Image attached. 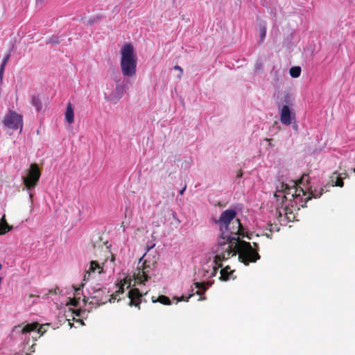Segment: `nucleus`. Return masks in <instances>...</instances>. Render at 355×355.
Wrapping results in <instances>:
<instances>
[{
    "instance_id": "nucleus-17",
    "label": "nucleus",
    "mask_w": 355,
    "mask_h": 355,
    "mask_svg": "<svg viewBox=\"0 0 355 355\" xmlns=\"http://www.w3.org/2000/svg\"><path fill=\"white\" fill-rule=\"evenodd\" d=\"M283 205L282 204V211H279V216L282 217V214H284L288 221H292L295 218L293 211L290 210L287 205L284 207Z\"/></svg>"
},
{
    "instance_id": "nucleus-43",
    "label": "nucleus",
    "mask_w": 355,
    "mask_h": 355,
    "mask_svg": "<svg viewBox=\"0 0 355 355\" xmlns=\"http://www.w3.org/2000/svg\"><path fill=\"white\" fill-rule=\"evenodd\" d=\"M293 128H297V125H295V126H293Z\"/></svg>"
},
{
    "instance_id": "nucleus-3",
    "label": "nucleus",
    "mask_w": 355,
    "mask_h": 355,
    "mask_svg": "<svg viewBox=\"0 0 355 355\" xmlns=\"http://www.w3.org/2000/svg\"><path fill=\"white\" fill-rule=\"evenodd\" d=\"M137 58L131 43H125L121 49L120 68L124 77L132 78L137 72Z\"/></svg>"
},
{
    "instance_id": "nucleus-12",
    "label": "nucleus",
    "mask_w": 355,
    "mask_h": 355,
    "mask_svg": "<svg viewBox=\"0 0 355 355\" xmlns=\"http://www.w3.org/2000/svg\"><path fill=\"white\" fill-rule=\"evenodd\" d=\"M39 325L40 324L37 322L27 324L25 326H23L22 324H18L13 327L12 332L14 334H27L36 330Z\"/></svg>"
},
{
    "instance_id": "nucleus-45",
    "label": "nucleus",
    "mask_w": 355,
    "mask_h": 355,
    "mask_svg": "<svg viewBox=\"0 0 355 355\" xmlns=\"http://www.w3.org/2000/svg\"><path fill=\"white\" fill-rule=\"evenodd\" d=\"M200 300H205V297L202 298L201 297Z\"/></svg>"
},
{
    "instance_id": "nucleus-25",
    "label": "nucleus",
    "mask_w": 355,
    "mask_h": 355,
    "mask_svg": "<svg viewBox=\"0 0 355 355\" xmlns=\"http://www.w3.org/2000/svg\"><path fill=\"white\" fill-rule=\"evenodd\" d=\"M10 57V53L7 54L5 58L3 60V62L0 67V78L2 79L3 78V73L4 71L5 66L6 65L7 62H8Z\"/></svg>"
},
{
    "instance_id": "nucleus-44",
    "label": "nucleus",
    "mask_w": 355,
    "mask_h": 355,
    "mask_svg": "<svg viewBox=\"0 0 355 355\" xmlns=\"http://www.w3.org/2000/svg\"><path fill=\"white\" fill-rule=\"evenodd\" d=\"M353 172L355 173V168L352 169Z\"/></svg>"
},
{
    "instance_id": "nucleus-23",
    "label": "nucleus",
    "mask_w": 355,
    "mask_h": 355,
    "mask_svg": "<svg viewBox=\"0 0 355 355\" xmlns=\"http://www.w3.org/2000/svg\"><path fill=\"white\" fill-rule=\"evenodd\" d=\"M31 103L34 107H35L37 111L39 112L42 110V103L38 97L33 96L31 98Z\"/></svg>"
},
{
    "instance_id": "nucleus-34",
    "label": "nucleus",
    "mask_w": 355,
    "mask_h": 355,
    "mask_svg": "<svg viewBox=\"0 0 355 355\" xmlns=\"http://www.w3.org/2000/svg\"><path fill=\"white\" fill-rule=\"evenodd\" d=\"M242 175H243V172H242V171H241V170H239V171H238V173H237L236 178H241V177H242Z\"/></svg>"
},
{
    "instance_id": "nucleus-1",
    "label": "nucleus",
    "mask_w": 355,
    "mask_h": 355,
    "mask_svg": "<svg viewBox=\"0 0 355 355\" xmlns=\"http://www.w3.org/2000/svg\"><path fill=\"white\" fill-rule=\"evenodd\" d=\"M236 212L234 209H227L223 211L216 221L219 226L220 235L218 239V246L216 250V255L214 257L215 266L212 275L217 273L218 268L222 267L221 262L230 258L232 253L231 246L234 245L242 238L248 237V234L244 232V228L239 219L236 218Z\"/></svg>"
},
{
    "instance_id": "nucleus-11",
    "label": "nucleus",
    "mask_w": 355,
    "mask_h": 355,
    "mask_svg": "<svg viewBox=\"0 0 355 355\" xmlns=\"http://www.w3.org/2000/svg\"><path fill=\"white\" fill-rule=\"evenodd\" d=\"M142 294L138 288H132L128 292V297L130 299L129 305L134 306L138 309H140V304L141 303Z\"/></svg>"
},
{
    "instance_id": "nucleus-27",
    "label": "nucleus",
    "mask_w": 355,
    "mask_h": 355,
    "mask_svg": "<svg viewBox=\"0 0 355 355\" xmlns=\"http://www.w3.org/2000/svg\"><path fill=\"white\" fill-rule=\"evenodd\" d=\"M73 313L76 316H81L82 315V313H85V311H83V310L79 309H76V310L73 311Z\"/></svg>"
},
{
    "instance_id": "nucleus-10",
    "label": "nucleus",
    "mask_w": 355,
    "mask_h": 355,
    "mask_svg": "<svg viewBox=\"0 0 355 355\" xmlns=\"http://www.w3.org/2000/svg\"><path fill=\"white\" fill-rule=\"evenodd\" d=\"M116 286H118V290L115 291L114 293L110 295L109 302H114L118 295L124 293L125 286H126V288L128 289L131 286V279H128V277L124 278L121 280Z\"/></svg>"
},
{
    "instance_id": "nucleus-37",
    "label": "nucleus",
    "mask_w": 355,
    "mask_h": 355,
    "mask_svg": "<svg viewBox=\"0 0 355 355\" xmlns=\"http://www.w3.org/2000/svg\"><path fill=\"white\" fill-rule=\"evenodd\" d=\"M186 188H187V185H185V186L183 187V189H181V190L180 191V195H182V194L184 193V191L186 190Z\"/></svg>"
},
{
    "instance_id": "nucleus-39",
    "label": "nucleus",
    "mask_w": 355,
    "mask_h": 355,
    "mask_svg": "<svg viewBox=\"0 0 355 355\" xmlns=\"http://www.w3.org/2000/svg\"><path fill=\"white\" fill-rule=\"evenodd\" d=\"M266 141H268L269 142V144H272V139H266Z\"/></svg>"
},
{
    "instance_id": "nucleus-14",
    "label": "nucleus",
    "mask_w": 355,
    "mask_h": 355,
    "mask_svg": "<svg viewBox=\"0 0 355 355\" xmlns=\"http://www.w3.org/2000/svg\"><path fill=\"white\" fill-rule=\"evenodd\" d=\"M234 270H231L230 266H226L220 270V279L222 281H228L231 279H235L234 277Z\"/></svg>"
},
{
    "instance_id": "nucleus-29",
    "label": "nucleus",
    "mask_w": 355,
    "mask_h": 355,
    "mask_svg": "<svg viewBox=\"0 0 355 355\" xmlns=\"http://www.w3.org/2000/svg\"><path fill=\"white\" fill-rule=\"evenodd\" d=\"M173 69H175V70H178L180 71L179 77L180 78L182 76V73H183L182 69L180 67H179V66H175L173 67Z\"/></svg>"
},
{
    "instance_id": "nucleus-8",
    "label": "nucleus",
    "mask_w": 355,
    "mask_h": 355,
    "mask_svg": "<svg viewBox=\"0 0 355 355\" xmlns=\"http://www.w3.org/2000/svg\"><path fill=\"white\" fill-rule=\"evenodd\" d=\"M297 187H290L287 184L281 183L279 187H277V191L275 193V197L277 198V201L281 200V204H284L285 200H287L289 196H291L290 200H295L292 197V194L295 193V190Z\"/></svg>"
},
{
    "instance_id": "nucleus-18",
    "label": "nucleus",
    "mask_w": 355,
    "mask_h": 355,
    "mask_svg": "<svg viewBox=\"0 0 355 355\" xmlns=\"http://www.w3.org/2000/svg\"><path fill=\"white\" fill-rule=\"evenodd\" d=\"M12 230V226L7 223L6 216L3 215L0 220V235L5 234Z\"/></svg>"
},
{
    "instance_id": "nucleus-40",
    "label": "nucleus",
    "mask_w": 355,
    "mask_h": 355,
    "mask_svg": "<svg viewBox=\"0 0 355 355\" xmlns=\"http://www.w3.org/2000/svg\"><path fill=\"white\" fill-rule=\"evenodd\" d=\"M87 300H88V299H87V298L85 297H84V299H83V302H84V303H85V304H86V303L87 302Z\"/></svg>"
},
{
    "instance_id": "nucleus-4",
    "label": "nucleus",
    "mask_w": 355,
    "mask_h": 355,
    "mask_svg": "<svg viewBox=\"0 0 355 355\" xmlns=\"http://www.w3.org/2000/svg\"><path fill=\"white\" fill-rule=\"evenodd\" d=\"M41 172L37 164H31L28 171L27 175L23 177V183L28 190L34 189L39 182Z\"/></svg>"
},
{
    "instance_id": "nucleus-36",
    "label": "nucleus",
    "mask_w": 355,
    "mask_h": 355,
    "mask_svg": "<svg viewBox=\"0 0 355 355\" xmlns=\"http://www.w3.org/2000/svg\"><path fill=\"white\" fill-rule=\"evenodd\" d=\"M89 276H90V275H89L86 272V273H85V275H84V279H83V280H84V281H87V280H88V279H89Z\"/></svg>"
},
{
    "instance_id": "nucleus-15",
    "label": "nucleus",
    "mask_w": 355,
    "mask_h": 355,
    "mask_svg": "<svg viewBox=\"0 0 355 355\" xmlns=\"http://www.w3.org/2000/svg\"><path fill=\"white\" fill-rule=\"evenodd\" d=\"M330 180H331L332 186L343 187L344 182L343 180V178L341 177V175L340 173H338V172L333 173L332 175L330 176Z\"/></svg>"
},
{
    "instance_id": "nucleus-28",
    "label": "nucleus",
    "mask_w": 355,
    "mask_h": 355,
    "mask_svg": "<svg viewBox=\"0 0 355 355\" xmlns=\"http://www.w3.org/2000/svg\"><path fill=\"white\" fill-rule=\"evenodd\" d=\"M50 43L58 44L60 42L59 40L56 37H52L49 39Z\"/></svg>"
},
{
    "instance_id": "nucleus-19",
    "label": "nucleus",
    "mask_w": 355,
    "mask_h": 355,
    "mask_svg": "<svg viewBox=\"0 0 355 355\" xmlns=\"http://www.w3.org/2000/svg\"><path fill=\"white\" fill-rule=\"evenodd\" d=\"M96 269H99L98 273L101 274L103 272V268L100 266L98 263L96 261H92L90 262V266L89 270L87 271V273L90 275L91 272H95Z\"/></svg>"
},
{
    "instance_id": "nucleus-26",
    "label": "nucleus",
    "mask_w": 355,
    "mask_h": 355,
    "mask_svg": "<svg viewBox=\"0 0 355 355\" xmlns=\"http://www.w3.org/2000/svg\"><path fill=\"white\" fill-rule=\"evenodd\" d=\"M261 40H263L266 35V27L262 26L259 31Z\"/></svg>"
},
{
    "instance_id": "nucleus-33",
    "label": "nucleus",
    "mask_w": 355,
    "mask_h": 355,
    "mask_svg": "<svg viewBox=\"0 0 355 355\" xmlns=\"http://www.w3.org/2000/svg\"><path fill=\"white\" fill-rule=\"evenodd\" d=\"M306 178H308V175L306 174H304L302 177V178L299 180V182L301 184L302 183L303 180Z\"/></svg>"
},
{
    "instance_id": "nucleus-30",
    "label": "nucleus",
    "mask_w": 355,
    "mask_h": 355,
    "mask_svg": "<svg viewBox=\"0 0 355 355\" xmlns=\"http://www.w3.org/2000/svg\"><path fill=\"white\" fill-rule=\"evenodd\" d=\"M155 245V243H153L150 245L148 244L146 246V252H148L150 250L153 249Z\"/></svg>"
},
{
    "instance_id": "nucleus-16",
    "label": "nucleus",
    "mask_w": 355,
    "mask_h": 355,
    "mask_svg": "<svg viewBox=\"0 0 355 355\" xmlns=\"http://www.w3.org/2000/svg\"><path fill=\"white\" fill-rule=\"evenodd\" d=\"M64 117L68 123L71 124L74 121V112L72 105L68 103L67 105V109L64 114Z\"/></svg>"
},
{
    "instance_id": "nucleus-42",
    "label": "nucleus",
    "mask_w": 355,
    "mask_h": 355,
    "mask_svg": "<svg viewBox=\"0 0 355 355\" xmlns=\"http://www.w3.org/2000/svg\"><path fill=\"white\" fill-rule=\"evenodd\" d=\"M2 269V265L0 263V270Z\"/></svg>"
},
{
    "instance_id": "nucleus-35",
    "label": "nucleus",
    "mask_w": 355,
    "mask_h": 355,
    "mask_svg": "<svg viewBox=\"0 0 355 355\" xmlns=\"http://www.w3.org/2000/svg\"><path fill=\"white\" fill-rule=\"evenodd\" d=\"M193 294H190V295H189V297H186V298H184V296H182V297H181V298H182V299H181V300H184V301H187H187H188V299H189V297H191V296H193Z\"/></svg>"
},
{
    "instance_id": "nucleus-5",
    "label": "nucleus",
    "mask_w": 355,
    "mask_h": 355,
    "mask_svg": "<svg viewBox=\"0 0 355 355\" xmlns=\"http://www.w3.org/2000/svg\"><path fill=\"white\" fill-rule=\"evenodd\" d=\"M323 193V189L320 188L319 191L314 189L310 192H306L303 189H296L295 193L292 194V197L296 200H300L302 207H305L306 202L312 198H319L321 197Z\"/></svg>"
},
{
    "instance_id": "nucleus-24",
    "label": "nucleus",
    "mask_w": 355,
    "mask_h": 355,
    "mask_svg": "<svg viewBox=\"0 0 355 355\" xmlns=\"http://www.w3.org/2000/svg\"><path fill=\"white\" fill-rule=\"evenodd\" d=\"M289 73L292 78H298L301 74V68L300 67H292Z\"/></svg>"
},
{
    "instance_id": "nucleus-13",
    "label": "nucleus",
    "mask_w": 355,
    "mask_h": 355,
    "mask_svg": "<svg viewBox=\"0 0 355 355\" xmlns=\"http://www.w3.org/2000/svg\"><path fill=\"white\" fill-rule=\"evenodd\" d=\"M291 112L288 105H284L280 112V121L282 124L289 125L291 123Z\"/></svg>"
},
{
    "instance_id": "nucleus-32",
    "label": "nucleus",
    "mask_w": 355,
    "mask_h": 355,
    "mask_svg": "<svg viewBox=\"0 0 355 355\" xmlns=\"http://www.w3.org/2000/svg\"><path fill=\"white\" fill-rule=\"evenodd\" d=\"M340 174L341 175V177L343 178V180L349 177L348 174L346 172H344V173H342Z\"/></svg>"
},
{
    "instance_id": "nucleus-41",
    "label": "nucleus",
    "mask_w": 355,
    "mask_h": 355,
    "mask_svg": "<svg viewBox=\"0 0 355 355\" xmlns=\"http://www.w3.org/2000/svg\"><path fill=\"white\" fill-rule=\"evenodd\" d=\"M142 259H143V257H141V258L139 259V264H140V263H141V261H142Z\"/></svg>"
},
{
    "instance_id": "nucleus-2",
    "label": "nucleus",
    "mask_w": 355,
    "mask_h": 355,
    "mask_svg": "<svg viewBox=\"0 0 355 355\" xmlns=\"http://www.w3.org/2000/svg\"><path fill=\"white\" fill-rule=\"evenodd\" d=\"M253 247L250 243L240 241L236 243L234 245L231 246L232 253L230 254V258L236 254H239V259L241 262L248 266L250 263H254L260 259L259 254V247L257 243L254 242Z\"/></svg>"
},
{
    "instance_id": "nucleus-7",
    "label": "nucleus",
    "mask_w": 355,
    "mask_h": 355,
    "mask_svg": "<svg viewBox=\"0 0 355 355\" xmlns=\"http://www.w3.org/2000/svg\"><path fill=\"white\" fill-rule=\"evenodd\" d=\"M155 263L150 264L145 260L141 266H138L137 272L134 274V278L137 283L144 284L150 278V272L155 268Z\"/></svg>"
},
{
    "instance_id": "nucleus-6",
    "label": "nucleus",
    "mask_w": 355,
    "mask_h": 355,
    "mask_svg": "<svg viewBox=\"0 0 355 355\" xmlns=\"http://www.w3.org/2000/svg\"><path fill=\"white\" fill-rule=\"evenodd\" d=\"M3 124L8 128L12 130L23 128V117L21 114L15 111L10 110L4 116Z\"/></svg>"
},
{
    "instance_id": "nucleus-31",
    "label": "nucleus",
    "mask_w": 355,
    "mask_h": 355,
    "mask_svg": "<svg viewBox=\"0 0 355 355\" xmlns=\"http://www.w3.org/2000/svg\"><path fill=\"white\" fill-rule=\"evenodd\" d=\"M37 332L39 334H40L41 335H42L44 334V331L43 330L42 326L39 327V328L37 329Z\"/></svg>"
},
{
    "instance_id": "nucleus-21",
    "label": "nucleus",
    "mask_w": 355,
    "mask_h": 355,
    "mask_svg": "<svg viewBox=\"0 0 355 355\" xmlns=\"http://www.w3.org/2000/svg\"><path fill=\"white\" fill-rule=\"evenodd\" d=\"M83 286L84 283H82L78 288H76L75 297L70 300L69 304L73 306H77L78 305L80 297H78L77 296L80 294L79 291L83 288Z\"/></svg>"
},
{
    "instance_id": "nucleus-38",
    "label": "nucleus",
    "mask_w": 355,
    "mask_h": 355,
    "mask_svg": "<svg viewBox=\"0 0 355 355\" xmlns=\"http://www.w3.org/2000/svg\"><path fill=\"white\" fill-rule=\"evenodd\" d=\"M95 21H96L95 19H91L88 21V24H92L94 23Z\"/></svg>"
},
{
    "instance_id": "nucleus-22",
    "label": "nucleus",
    "mask_w": 355,
    "mask_h": 355,
    "mask_svg": "<svg viewBox=\"0 0 355 355\" xmlns=\"http://www.w3.org/2000/svg\"><path fill=\"white\" fill-rule=\"evenodd\" d=\"M194 284L198 289L196 293L197 295H201L206 291L207 287L205 282H196Z\"/></svg>"
},
{
    "instance_id": "nucleus-20",
    "label": "nucleus",
    "mask_w": 355,
    "mask_h": 355,
    "mask_svg": "<svg viewBox=\"0 0 355 355\" xmlns=\"http://www.w3.org/2000/svg\"><path fill=\"white\" fill-rule=\"evenodd\" d=\"M152 301L154 303L159 302V303H161L162 304H164V305H171V301L169 299V297H168L166 295H159L157 299H155V297H152Z\"/></svg>"
},
{
    "instance_id": "nucleus-9",
    "label": "nucleus",
    "mask_w": 355,
    "mask_h": 355,
    "mask_svg": "<svg viewBox=\"0 0 355 355\" xmlns=\"http://www.w3.org/2000/svg\"><path fill=\"white\" fill-rule=\"evenodd\" d=\"M109 291H107L105 288H98L92 293V300L89 302V304L98 306L105 304L109 301Z\"/></svg>"
}]
</instances>
